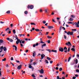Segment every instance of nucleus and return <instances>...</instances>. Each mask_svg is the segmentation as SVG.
<instances>
[{
    "label": "nucleus",
    "instance_id": "obj_1",
    "mask_svg": "<svg viewBox=\"0 0 79 79\" xmlns=\"http://www.w3.org/2000/svg\"><path fill=\"white\" fill-rule=\"evenodd\" d=\"M34 8V6L32 5H28L27 6V8L28 9H29V8H30V9H33Z\"/></svg>",
    "mask_w": 79,
    "mask_h": 79
},
{
    "label": "nucleus",
    "instance_id": "obj_2",
    "mask_svg": "<svg viewBox=\"0 0 79 79\" xmlns=\"http://www.w3.org/2000/svg\"><path fill=\"white\" fill-rule=\"evenodd\" d=\"M59 50L60 52H63V50H64V49H63V48H61V47H60L59 48Z\"/></svg>",
    "mask_w": 79,
    "mask_h": 79
},
{
    "label": "nucleus",
    "instance_id": "obj_3",
    "mask_svg": "<svg viewBox=\"0 0 79 79\" xmlns=\"http://www.w3.org/2000/svg\"><path fill=\"white\" fill-rule=\"evenodd\" d=\"M73 31H72L71 32L69 31L68 32V33H67V35H73Z\"/></svg>",
    "mask_w": 79,
    "mask_h": 79
},
{
    "label": "nucleus",
    "instance_id": "obj_4",
    "mask_svg": "<svg viewBox=\"0 0 79 79\" xmlns=\"http://www.w3.org/2000/svg\"><path fill=\"white\" fill-rule=\"evenodd\" d=\"M39 71L41 74H44V70L43 69H41L40 70H39Z\"/></svg>",
    "mask_w": 79,
    "mask_h": 79
},
{
    "label": "nucleus",
    "instance_id": "obj_5",
    "mask_svg": "<svg viewBox=\"0 0 79 79\" xmlns=\"http://www.w3.org/2000/svg\"><path fill=\"white\" fill-rule=\"evenodd\" d=\"M7 40L9 41V42H13V40L12 39H10L9 38H7Z\"/></svg>",
    "mask_w": 79,
    "mask_h": 79
},
{
    "label": "nucleus",
    "instance_id": "obj_6",
    "mask_svg": "<svg viewBox=\"0 0 79 79\" xmlns=\"http://www.w3.org/2000/svg\"><path fill=\"white\" fill-rule=\"evenodd\" d=\"M66 45H68V46H69V45H71V42H70L69 41L67 43H66L65 44Z\"/></svg>",
    "mask_w": 79,
    "mask_h": 79
},
{
    "label": "nucleus",
    "instance_id": "obj_7",
    "mask_svg": "<svg viewBox=\"0 0 79 79\" xmlns=\"http://www.w3.org/2000/svg\"><path fill=\"white\" fill-rule=\"evenodd\" d=\"M21 66H22V65L20 64L17 67L18 69L19 70V69H21Z\"/></svg>",
    "mask_w": 79,
    "mask_h": 79
},
{
    "label": "nucleus",
    "instance_id": "obj_8",
    "mask_svg": "<svg viewBox=\"0 0 79 79\" xmlns=\"http://www.w3.org/2000/svg\"><path fill=\"white\" fill-rule=\"evenodd\" d=\"M47 27H48V29H53V27L51 26H48Z\"/></svg>",
    "mask_w": 79,
    "mask_h": 79
},
{
    "label": "nucleus",
    "instance_id": "obj_9",
    "mask_svg": "<svg viewBox=\"0 0 79 79\" xmlns=\"http://www.w3.org/2000/svg\"><path fill=\"white\" fill-rule=\"evenodd\" d=\"M22 41H23V40H21V41H20V45L21 46V47H24V46H23V44H22L21 43H22V42H22Z\"/></svg>",
    "mask_w": 79,
    "mask_h": 79
},
{
    "label": "nucleus",
    "instance_id": "obj_10",
    "mask_svg": "<svg viewBox=\"0 0 79 79\" xmlns=\"http://www.w3.org/2000/svg\"><path fill=\"white\" fill-rule=\"evenodd\" d=\"M13 47H15V51H17V47H16V45H13Z\"/></svg>",
    "mask_w": 79,
    "mask_h": 79
},
{
    "label": "nucleus",
    "instance_id": "obj_11",
    "mask_svg": "<svg viewBox=\"0 0 79 79\" xmlns=\"http://www.w3.org/2000/svg\"><path fill=\"white\" fill-rule=\"evenodd\" d=\"M33 52H34V53H33V57H35V56L36 53H35V51H34Z\"/></svg>",
    "mask_w": 79,
    "mask_h": 79
},
{
    "label": "nucleus",
    "instance_id": "obj_12",
    "mask_svg": "<svg viewBox=\"0 0 79 79\" xmlns=\"http://www.w3.org/2000/svg\"><path fill=\"white\" fill-rule=\"evenodd\" d=\"M45 56V55L44 54H43L41 55V58H44Z\"/></svg>",
    "mask_w": 79,
    "mask_h": 79
},
{
    "label": "nucleus",
    "instance_id": "obj_13",
    "mask_svg": "<svg viewBox=\"0 0 79 79\" xmlns=\"http://www.w3.org/2000/svg\"><path fill=\"white\" fill-rule=\"evenodd\" d=\"M62 26H61L59 28V33H60V32H61V29H62Z\"/></svg>",
    "mask_w": 79,
    "mask_h": 79
},
{
    "label": "nucleus",
    "instance_id": "obj_14",
    "mask_svg": "<svg viewBox=\"0 0 79 79\" xmlns=\"http://www.w3.org/2000/svg\"><path fill=\"white\" fill-rule=\"evenodd\" d=\"M51 52H55V53H57V51H56V50H54L52 49L51 50Z\"/></svg>",
    "mask_w": 79,
    "mask_h": 79
},
{
    "label": "nucleus",
    "instance_id": "obj_15",
    "mask_svg": "<svg viewBox=\"0 0 79 79\" xmlns=\"http://www.w3.org/2000/svg\"><path fill=\"white\" fill-rule=\"evenodd\" d=\"M3 49L4 50V51H6V50H7V49H6V48L5 47H4Z\"/></svg>",
    "mask_w": 79,
    "mask_h": 79
},
{
    "label": "nucleus",
    "instance_id": "obj_16",
    "mask_svg": "<svg viewBox=\"0 0 79 79\" xmlns=\"http://www.w3.org/2000/svg\"><path fill=\"white\" fill-rule=\"evenodd\" d=\"M3 40L0 39V43H1V44H3Z\"/></svg>",
    "mask_w": 79,
    "mask_h": 79
},
{
    "label": "nucleus",
    "instance_id": "obj_17",
    "mask_svg": "<svg viewBox=\"0 0 79 79\" xmlns=\"http://www.w3.org/2000/svg\"><path fill=\"white\" fill-rule=\"evenodd\" d=\"M69 21H73V19L72 18H70L69 19Z\"/></svg>",
    "mask_w": 79,
    "mask_h": 79
},
{
    "label": "nucleus",
    "instance_id": "obj_18",
    "mask_svg": "<svg viewBox=\"0 0 79 79\" xmlns=\"http://www.w3.org/2000/svg\"><path fill=\"white\" fill-rule=\"evenodd\" d=\"M3 46H2L0 47V49L1 50H3Z\"/></svg>",
    "mask_w": 79,
    "mask_h": 79
},
{
    "label": "nucleus",
    "instance_id": "obj_19",
    "mask_svg": "<svg viewBox=\"0 0 79 79\" xmlns=\"http://www.w3.org/2000/svg\"><path fill=\"white\" fill-rule=\"evenodd\" d=\"M47 60H49V61H50L51 60V58H50L48 57H47Z\"/></svg>",
    "mask_w": 79,
    "mask_h": 79
},
{
    "label": "nucleus",
    "instance_id": "obj_20",
    "mask_svg": "<svg viewBox=\"0 0 79 79\" xmlns=\"http://www.w3.org/2000/svg\"><path fill=\"white\" fill-rule=\"evenodd\" d=\"M24 13L25 15H27V13H28V12H27V10L25 11Z\"/></svg>",
    "mask_w": 79,
    "mask_h": 79
},
{
    "label": "nucleus",
    "instance_id": "obj_21",
    "mask_svg": "<svg viewBox=\"0 0 79 79\" xmlns=\"http://www.w3.org/2000/svg\"><path fill=\"white\" fill-rule=\"evenodd\" d=\"M31 25H34V26H35V23H31Z\"/></svg>",
    "mask_w": 79,
    "mask_h": 79
},
{
    "label": "nucleus",
    "instance_id": "obj_22",
    "mask_svg": "<svg viewBox=\"0 0 79 79\" xmlns=\"http://www.w3.org/2000/svg\"><path fill=\"white\" fill-rule=\"evenodd\" d=\"M71 50H72V51H73V52H75V49H74V48H72L71 49Z\"/></svg>",
    "mask_w": 79,
    "mask_h": 79
},
{
    "label": "nucleus",
    "instance_id": "obj_23",
    "mask_svg": "<svg viewBox=\"0 0 79 79\" xmlns=\"http://www.w3.org/2000/svg\"><path fill=\"white\" fill-rule=\"evenodd\" d=\"M6 13L7 14H10V11L9 10L6 12Z\"/></svg>",
    "mask_w": 79,
    "mask_h": 79
},
{
    "label": "nucleus",
    "instance_id": "obj_24",
    "mask_svg": "<svg viewBox=\"0 0 79 79\" xmlns=\"http://www.w3.org/2000/svg\"><path fill=\"white\" fill-rule=\"evenodd\" d=\"M6 58H4V59L2 60V61H6Z\"/></svg>",
    "mask_w": 79,
    "mask_h": 79
},
{
    "label": "nucleus",
    "instance_id": "obj_25",
    "mask_svg": "<svg viewBox=\"0 0 79 79\" xmlns=\"http://www.w3.org/2000/svg\"><path fill=\"white\" fill-rule=\"evenodd\" d=\"M46 50L47 51H48V52L49 53H50V52H52V51H51V50H50V49H47Z\"/></svg>",
    "mask_w": 79,
    "mask_h": 79
},
{
    "label": "nucleus",
    "instance_id": "obj_26",
    "mask_svg": "<svg viewBox=\"0 0 79 79\" xmlns=\"http://www.w3.org/2000/svg\"><path fill=\"white\" fill-rule=\"evenodd\" d=\"M45 61L47 64H48V60H45Z\"/></svg>",
    "mask_w": 79,
    "mask_h": 79
},
{
    "label": "nucleus",
    "instance_id": "obj_27",
    "mask_svg": "<svg viewBox=\"0 0 79 79\" xmlns=\"http://www.w3.org/2000/svg\"><path fill=\"white\" fill-rule=\"evenodd\" d=\"M35 30L36 31H37V32H38V31H40V30L39 29H35Z\"/></svg>",
    "mask_w": 79,
    "mask_h": 79
},
{
    "label": "nucleus",
    "instance_id": "obj_28",
    "mask_svg": "<svg viewBox=\"0 0 79 79\" xmlns=\"http://www.w3.org/2000/svg\"><path fill=\"white\" fill-rule=\"evenodd\" d=\"M1 69H0V76H2V72H1Z\"/></svg>",
    "mask_w": 79,
    "mask_h": 79
},
{
    "label": "nucleus",
    "instance_id": "obj_29",
    "mask_svg": "<svg viewBox=\"0 0 79 79\" xmlns=\"http://www.w3.org/2000/svg\"><path fill=\"white\" fill-rule=\"evenodd\" d=\"M47 38H48V39H51V38H52V37L51 36H48Z\"/></svg>",
    "mask_w": 79,
    "mask_h": 79
},
{
    "label": "nucleus",
    "instance_id": "obj_30",
    "mask_svg": "<svg viewBox=\"0 0 79 79\" xmlns=\"http://www.w3.org/2000/svg\"><path fill=\"white\" fill-rule=\"evenodd\" d=\"M71 17H72V18H75V16L73 15H71Z\"/></svg>",
    "mask_w": 79,
    "mask_h": 79
},
{
    "label": "nucleus",
    "instance_id": "obj_31",
    "mask_svg": "<svg viewBox=\"0 0 79 79\" xmlns=\"http://www.w3.org/2000/svg\"><path fill=\"white\" fill-rule=\"evenodd\" d=\"M63 70V69H62V68H59V71H61Z\"/></svg>",
    "mask_w": 79,
    "mask_h": 79
},
{
    "label": "nucleus",
    "instance_id": "obj_32",
    "mask_svg": "<svg viewBox=\"0 0 79 79\" xmlns=\"http://www.w3.org/2000/svg\"><path fill=\"white\" fill-rule=\"evenodd\" d=\"M71 57H70L69 58V59H68V62H69V61H70V60H71Z\"/></svg>",
    "mask_w": 79,
    "mask_h": 79
},
{
    "label": "nucleus",
    "instance_id": "obj_33",
    "mask_svg": "<svg viewBox=\"0 0 79 79\" xmlns=\"http://www.w3.org/2000/svg\"><path fill=\"white\" fill-rule=\"evenodd\" d=\"M46 44H44L42 45V46L43 47H46Z\"/></svg>",
    "mask_w": 79,
    "mask_h": 79
},
{
    "label": "nucleus",
    "instance_id": "obj_34",
    "mask_svg": "<svg viewBox=\"0 0 79 79\" xmlns=\"http://www.w3.org/2000/svg\"><path fill=\"white\" fill-rule=\"evenodd\" d=\"M67 49H68L66 47H64V50H67Z\"/></svg>",
    "mask_w": 79,
    "mask_h": 79
},
{
    "label": "nucleus",
    "instance_id": "obj_35",
    "mask_svg": "<svg viewBox=\"0 0 79 79\" xmlns=\"http://www.w3.org/2000/svg\"><path fill=\"white\" fill-rule=\"evenodd\" d=\"M40 43H42V42H43V41H42V38H40Z\"/></svg>",
    "mask_w": 79,
    "mask_h": 79
},
{
    "label": "nucleus",
    "instance_id": "obj_36",
    "mask_svg": "<svg viewBox=\"0 0 79 79\" xmlns=\"http://www.w3.org/2000/svg\"><path fill=\"white\" fill-rule=\"evenodd\" d=\"M13 32L14 34H15L16 33V31L14 29L13 30Z\"/></svg>",
    "mask_w": 79,
    "mask_h": 79
},
{
    "label": "nucleus",
    "instance_id": "obj_37",
    "mask_svg": "<svg viewBox=\"0 0 79 79\" xmlns=\"http://www.w3.org/2000/svg\"><path fill=\"white\" fill-rule=\"evenodd\" d=\"M43 24H45V23H46V21H45V20L43 21Z\"/></svg>",
    "mask_w": 79,
    "mask_h": 79
},
{
    "label": "nucleus",
    "instance_id": "obj_38",
    "mask_svg": "<svg viewBox=\"0 0 79 79\" xmlns=\"http://www.w3.org/2000/svg\"><path fill=\"white\" fill-rule=\"evenodd\" d=\"M32 66H31V65H30L29 66V68H32Z\"/></svg>",
    "mask_w": 79,
    "mask_h": 79
},
{
    "label": "nucleus",
    "instance_id": "obj_39",
    "mask_svg": "<svg viewBox=\"0 0 79 79\" xmlns=\"http://www.w3.org/2000/svg\"><path fill=\"white\" fill-rule=\"evenodd\" d=\"M31 76L33 77H35V75H34V74H32L31 75Z\"/></svg>",
    "mask_w": 79,
    "mask_h": 79
},
{
    "label": "nucleus",
    "instance_id": "obj_40",
    "mask_svg": "<svg viewBox=\"0 0 79 79\" xmlns=\"http://www.w3.org/2000/svg\"><path fill=\"white\" fill-rule=\"evenodd\" d=\"M19 35H20V36H21L22 35H23V36H25V34H19Z\"/></svg>",
    "mask_w": 79,
    "mask_h": 79
},
{
    "label": "nucleus",
    "instance_id": "obj_41",
    "mask_svg": "<svg viewBox=\"0 0 79 79\" xmlns=\"http://www.w3.org/2000/svg\"><path fill=\"white\" fill-rule=\"evenodd\" d=\"M78 63V60H77V59L76 60V64H77V63Z\"/></svg>",
    "mask_w": 79,
    "mask_h": 79
},
{
    "label": "nucleus",
    "instance_id": "obj_42",
    "mask_svg": "<svg viewBox=\"0 0 79 79\" xmlns=\"http://www.w3.org/2000/svg\"><path fill=\"white\" fill-rule=\"evenodd\" d=\"M72 31H77V30L76 29H72Z\"/></svg>",
    "mask_w": 79,
    "mask_h": 79
},
{
    "label": "nucleus",
    "instance_id": "obj_43",
    "mask_svg": "<svg viewBox=\"0 0 79 79\" xmlns=\"http://www.w3.org/2000/svg\"><path fill=\"white\" fill-rule=\"evenodd\" d=\"M76 72L77 73H79V70L78 69H77L76 70Z\"/></svg>",
    "mask_w": 79,
    "mask_h": 79
},
{
    "label": "nucleus",
    "instance_id": "obj_44",
    "mask_svg": "<svg viewBox=\"0 0 79 79\" xmlns=\"http://www.w3.org/2000/svg\"><path fill=\"white\" fill-rule=\"evenodd\" d=\"M67 51L68 52H69V51H70V48H69L68 49V50Z\"/></svg>",
    "mask_w": 79,
    "mask_h": 79
},
{
    "label": "nucleus",
    "instance_id": "obj_45",
    "mask_svg": "<svg viewBox=\"0 0 79 79\" xmlns=\"http://www.w3.org/2000/svg\"><path fill=\"white\" fill-rule=\"evenodd\" d=\"M10 27H13V24H10Z\"/></svg>",
    "mask_w": 79,
    "mask_h": 79
},
{
    "label": "nucleus",
    "instance_id": "obj_46",
    "mask_svg": "<svg viewBox=\"0 0 79 79\" xmlns=\"http://www.w3.org/2000/svg\"><path fill=\"white\" fill-rule=\"evenodd\" d=\"M35 45L36 46H38L39 45V43H36Z\"/></svg>",
    "mask_w": 79,
    "mask_h": 79
},
{
    "label": "nucleus",
    "instance_id": "obj_47",
    "mask_svg": "<svg viewBox=\"0 0 79 79\" xmlns=\"http://www.w3.org/2000/svg\"><path fill=\"white\" fill-rule=\"evenodd\" d=\"M15 61L17 63H19L20 62L19 60H15Z\"/></svg>",
    "mask_w": 79,
    "mask_h": 79
},
{
    "label": "nucleus",
    "instance_id": "obj_48",
    "mask_svg": "<svg viewBox=\"0 0 79 79\" xmlns=\"http://www.w3.org/2000/svg\"><path fill=\"white\" fill-rule=\"evenodd\" d=\"M64 37L65 39H66V35H64Z\"/></svg>",
    "mask_w": 79,
    "mask_h": 79
},
{
    "label": "nucleus",
    "instance_id": "obj_49",
    "mask_svg": "<svg viewBox=\"0 0 79 79\" xmlns=\"http://www.w3.org/2000/svg\"><path fill=\"white\" fill-rule=\"evenodd\" d=\"M17 41L19 43V42H20V40L19 39L17 40Z\"/></svg>",
    "mask_w": 79,
    "mask_h": 79
},
{
    "label": "nucleus",
    "instance_id": "obj_50",
    "mask_svg": "<svg viewBox=\"0 0 79 79\" xmlns=\"http://www.w3.org/2000/svg\"><path fill=\"white\" fill-rule=\"evenodd\" d=\"M68 24H73V23L72 22H68Z\"/></svg>",
    "mask_w": 79,
    "mask_h": 79
},
{
    "label": "nucleus",
    "instance_id": "obj_51",
    "mask_svg": "<svg viewBox=\"0 0 79 79\" xmlns=\"http://www.w3.org/2000/svg\"><path fill=\"white\" fill-rule=\"evenodd\" d=\"M22 44H24V43H25V41H22Z\"/></svg>",
    "mask_w": 79,
    "mask_h": 79
},
{
    "label": "nucleus",
    "instance_id": "obj_52",
    "mask_svg": "<svg viewBox=\"0 0 79 79\" xmlns=\"http://www.w3.org/2000/svg\"><path fill=\"white\" fill-rule=\"evenodd\" d=\"M52 20L53 22H54V23H56V22L55 21L54 19H52Z\"/></svg>",
    "mask_w": 79,
    "mask_h": 79
},
{
    "label": "nucleus",
    "instance_id": "obj_53",
    "mask_svg": "<svg viewBox=\"0 0 79 79\" xmlns=\"http://www.w3.org/2000/svg\"><path fill=\"white\" fill-rule=\"evenodd\" d=\"M57 21H59V24H61V21H60V20H58Z\"/></svg>",
    "mask_w": 79,
    "mask_h": 79
},
{
    "label": "nucleus",
    "instance_id": "obj_54",
    "mask_svg": "<svg viewBox=\"0 0 79 79\" xmlns=\"http://www.w3.org/2000/svg\"><path fill=\"white\" fill-rule=\"evenodd\" d=\"M57 79H60V77L59 76H57Z\"/></svg>",
    "mask_w": 79,
    "mask_h": 79
},
{
    "label": "nucleus",
    "instance_id": "obj_55",
    "mask_svg": "<svg viewBox=\"0 0 79 79\" xmlns=\"http://www.w3.org/2000/svg\"><path fill=\"white\" fill-rule=\"evenodd\" d=\"M10 60H11V61L13 60V58L12 57H11V58L10 59Z\"/></svg>",
    "mask_w": 79,
    "mask_h": 79
},
{
    "label": "nucleus",
    "instance_id": "obj_56",
    "mask_svg": "<svg viewBox=\"0 0 79 79\" xmlns=\"http://www.w3.org/2000/svg\"><path fill=\"white\" fill-rule=\"evenodd\" d=\"M0 23H1V24H3V23H4L2 21H1L0 22Z\"/></svg>",
    "mask_w": 79,
    "mask_h": 79
},
{
    "label": "nucleus",
    "instance_id": "obj_57",
    "mask_svg": "<svg viewBox=\"0 0 79 79\" xmlns=\"http://www.w3.org/2000/svg\"><path fill=\"white\" fill-rule=\"evenodd\" d=\"M48 44H50V40H48Z\"/></svg>",
    "mask_w": 79,
    "mask_h": 79
},
{
    "label": "nucleus",
    "instance_id": "obj_58",
    "mask_svg": "<svg viewBox=\"0 0 79 79\" xmlns=\"http://www.w3.org/2000/svg\"><path fill=\"white\" fill-rule=\"evenodd\" d=\"M33 64H34V65H35V64H37V63H35V62H34Z\"/></svg>",
    "mask_w": 79,
    "mask_h": 79
},
{
    "label": "nucleus",
    "instance_id": "obj_59",
    "mask_svg": "<svg viewBox=\"0 0 79 79\" xmlns=\"http://www.w3.org/2000/svg\"><path fill=\"white\" fill-rule=\"evenodd\" d=\"M35 30V28L34 27L32 28V31H34Z\"/></svg>",
    "mask_w": 79,
    "mask_h": 79
},
{
    "label": "nucleus",
    "instance_id": "obj_60",
    "mask_svg": "<svg viewBox=\"0 0 79 79\" xmlns=\"http://www.w3.org/2000/svg\"><path fill=\"white\" fill-rule=\"evenodd\" d=\"M76 77H73V79H76Z\"/></svg>",
    "mask_w": 79,
    "mask_h": 79
},
{
    "label": "nucleus",
    "instance_id": "obj_61",
    "mask_svg": "<svg viewBox=\"0 0 79 79\" xmlns=\"http://www.w3.org/2000/svg\"><path fill=\"white\" fill-rule=\"evenodd\" d=\"M58 69L59 68L58 67H56V70H58Z\"/></svg>",
    "mask_w": 79,
    "mask_h": 79
},
{
    "label": "nucleus",
    "instance_id": "obj_62",
    "mask_svg": "<svg viewBox=\"0 0 79 79\" xmlns=\"http://www.w3.org/2000/svg\"><path fill=\"white\" fill-rule=\"evenodd\" d=\"M9 29V27H7L6 29L5 30L6 31H7V30Z\"/></svg>",
    "mask_w": 79,
    "mask_h": 79
},
{
    "label": "nucleus",
    "instance_id": "obj_63",
    "mask_svg": "<svg viewBox=\"0 0 79 79\" xmlns=\"http://www.w3.org/2000/svg\"><path fill=\"white\" fill-rule=\"evenodd\" d=\"M75 76H76V77H78V75L77 74H75Z\"/></svg>",
    "mask_w": 79,
    "mask_h": 79
},
{
    "label": "nucleus",
    "instance_id": "obj_64",
    "mask_svg": "<svg viewBox=\"0 0 79 79\" xmlns=\"http://www.w3.org/2000/svg\"><path fill=\"white\" fill-rule=\"evenodd\" d=\"M53 62L52 61H50V63H51V64H52V63Z\"/></svg>",
    "mask_w": 79,
    "mask_h": 79
}]
</instances>
